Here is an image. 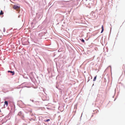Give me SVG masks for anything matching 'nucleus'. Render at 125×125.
Here are the masks:
<instances>
[{
	"instance_id": "nucleus-1",
	"label": "nucleus",
	"mask_w": 125,
	"mask_h": 125,
	"mask_svg": "<svg viewBox=\"0 0 125 125\" xmlns=\"http://www.w3.org/2000/svg\"><path fill=\"white\" fill-rule=\"evenodd\" d=\"M20 8V5L19 4H17L14 5L13 7V8L15 9H17Z\"/></svg>"
},
{
	"instance_id": "nucleus-2",
	"label": "nucleus",
	"mask_w": 125,
	"mask_h": 125,
	"mask_svg": "<svg viewBox=\"0 0 125 125\" xmlns=\"http://www.w3.org/2000/svg\"><path fill=\"white\" fill-rule=\"evenodd\" d=\"M9 72H10V73H12V75H13L14 74V72L8 71V73Z\"/></svg>"
},
{
	"instance_id": "nucleus-3",
	"label": "nucleus",
	"mask_w": 125,
	"mask_h": 125,
	"mask_svg": "<svg viewBox=\"0 0 125 125\" xmlns=\"http://www.w3.org/2000/svg\"><path fill=\"white\" fill-rule=\"evenodd\" d=\"M102 30L101 31V33H102V32H103L104 30V28H103V25H102Z\"/></svg>"
},
{
	"instance_id": "nucleus-4",
	"label": "nucleus",
	"mask_w": 125,
	"mask_h": 125,
	"mask_svg": "<svg viewBox=\"0 0 125 125\" xmlns=\"http://www.w3.org/2000/svg\"><path fill=\"white\" fill-rule=\"evenodd\" d=\"M5 104H4V105H5V104H6V106H7V105L8 104V102L7 101H5Z\"/></svg>"
},
{
	"instance_id": "nucleus-5",
	"label": "nucleus",
	"mask_w": 125,
	"mask_h": 125,
	"mask_svg": "<svg viewBox=\"0 0 125 125\" xmlns=\"http://www.w3.org/2000/svg\"><path fill=\"white\" fill-rule=\"evenodd\" d=\"M96 76H95L94 77V80H93V81H95L96 80Z\"/></svg>"
},
{
	"instance_id": "nucleus-6",
	"label": "nucleus",
	"mask_w": 125,
	"mask_h": 125,
	"mask_svg": "<svg viewBox=\"0 0 125 125\" xmlns=\"http://www.w3.org/2000/svg\"><path fill=\"white\" fill-rule=\"evenodd\" d=\"M3 14L2 10H1L0 13V15H2Z\"/></svg>"
},
{
	"instance_id": "nucleus-7",
	"label": "nucleus",
	"mask_w": 125,
	"mask_h": 125,
	"mask_svg": "<svg viewBox=\"0 0 125 125\" xmlns=\"http://www.w3.org/2000/svg\"><path fill=\"white\" fill-rule=\"evenodd\" d=\"M50 121V119H48L47 120H45V122H48V121Z\"/></svg>"
},
{
	"instance_id": "nucleus-8",
	"label": "nucleus",
	"mask_w": 125,
	"mask_h": 125,
	"mask_svg": "<svg viewBox=\"0 0 125 125\" xmlns=\"http://www.w3.org/2000/svg\"><path fill=\"white\" fill-rule=\"evenodd\" d=\"M82 41L83 42H84V40L83 39L82 40Z\"/></svg>"
}]
</instances>
